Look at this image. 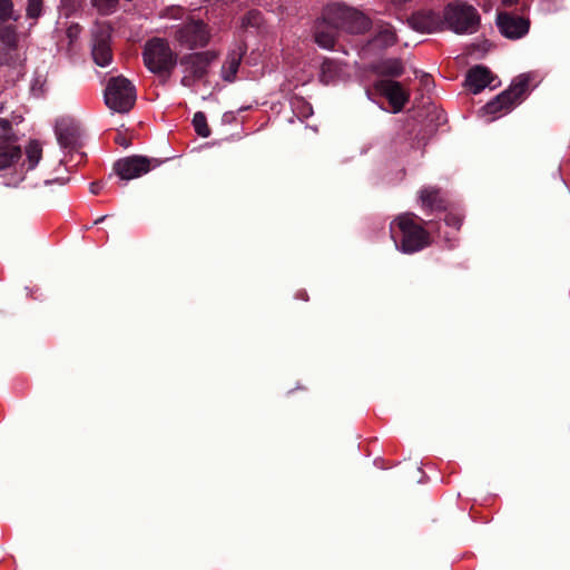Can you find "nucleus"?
<instances>
[{
    "label": "nucleus",
    "instance_id": "obj_1",
    "mask_svg": "<svg viewBox=\"0 0 570 570\" xmlns=\"http://www.w3.org/2000/svg\"><path fill=\"white\" fill-rule=\"evenodd\" d=\"M433 220H424L413 212L396 215L390 224V235L395 248L406 255L419 253L433 243V236L429 227H433Z\"/></svg>",
    "mask_w": 570,
    "mask_h": 570
},
{
    "label": "nucleus",
    "instance_id": "obj_2",
    "mask_svg": "<svg viewBox=\"0 0 570 570\" xmlns=\"http://www.w3.org/2000/svg\"><path fill=\"white\" fill-rule=\"evenodd\" d=\"M534 80L535 76L531 72L518 76L507 90L484 106V111L493 116V119L510 112L525 98Z\"/></svg>",
    "mask_w": 570,
    "mask_h": 570
},
{
    "label": "nucleus",
    "instance_id": "obj_3",
    "mask_svg": "<svg viewBox=\"0 0 570 570\" xmlns=\"http://www.w3.org/2000/svg\"><path fill=\"white\" fill-rule=\"evenodd\" d=\"M534 80L535 76L531 72L518 76L507 90L484 106V111L493 116V119L510 112L525 98Z\"/></svg>",
    "mask_w": 570,
    "mask_h": 570
},
{
    "label": "nucleus",
    "instance_id": "obj_4",
    "mask_svg": "<svg viewBox=\"0 0 570 570\" xmlns=\"http://www.w3.org/2000/svg\"><path fill=\"white\" fill-rule=\"evenodd\" d=\"M142 59L150 72L165 79L171 76L177 65V55L168 41L161 38H153L146 42Z\"/></svg>",
    "mask_w": 570,
    "mask_h": 570
},
{
    "label": "nucleus",
    "instance_id": "obj_5",
    "mask_svg": "<svg viewBox=\"0 0 570 570\" xmlns=\"http://www.w3.org/2000/svg\"><path fill=\"white\" fill-rule=\"evenodd\" d=\"M325 19L330 20L334 28L351 35L365 33L371 28V20L357 9L343 3H331L324 7Z\"/></svg>",
    "mask_w": 570,
    "mask_h": 570
},
{
    "label": "nucleus",
    "instance_id": "obj_6",
    "mask_svg": "<svg viewBox=\"0 0 570 570\" xmlns=\"http://www.w3.org/2000/svg\"><path fill=\"white\" fill-rule=\"evenodd\" d=\"M443 16L446 28L459 35L476 32L481 20L473 6L458 0L445 6Z\"/></svg>",
    "mask_w": 570,
    "mask_h": 570
},
{
    "label": "nucleus",
    "instance_id": "obj_7",
    "mask_svg": "<svg viewBox=\"0 0 570 570\" xmlns=\"http://www.w3.org/2000/svg\"><path fill=\"white\" fill-rule=\"evenodd\" d=\"M137 99L134 83L124 76L112 77L105 89V102L111 110L125 114L132 109Z\"/></svg>",
    "mask_w": 570,
    "mask_h": 570
},
{
    "label": "nucleus",
    "instance_id": "obj_8",
    "mask_svg": "<svg viewBox=\"0 0 570 570\" xmlns=\"http://www.w3.org/2000/svg\"><path fill=\"white\" fill-rule=\"evenodd\" d=\"M173 37L185 49L206 47L212 38L210 29L203 20L190 19L175 27Z\"/></svg>",
    "mask_w": 570,
    "mask_h": 570
},
{
    "label": "nucleus",
    "instance_id": "obj_9",
    "mask_svg": "<svg viewBox=\"0 0 570 570\" xmlns=\"http://www.w3.org/2000/svg\"><path fill=\"white\" fill-rule=\"evenodd\" d=\"M218 58V52L214 50H206L185 55L180 59V65L184 67L185 75L180 82L185 87H191L196 81L203 79L209 71L210 65Z\"/></svg>",
    "mask_w": 570,
    "mask_h": 570
},
{
    "label": "nucleus",
    "instance_id": "obj_10",
    "mask_svg": "<svg viewBox=\"0 0 570 570\" xmlns=\"http://www.w3.org/2000/svg\"><path fill=\"white\" fill-rule=\"evenodd\" d=\"M159 164L157 159L134 155L118 159L114 164V171L120 179L131 180L149 173L151 169L159 166Z\"/></svg>",
    "mask_w": 570,
    "mask_h": 570
},
{
    "label": "nucleus",
    "instance_id": "obj_11",
    "mask_svg": "<svg viewBox=\"0 0 570 570\" xmlns=\"http://www.w3.org/2000/svg\"><path fill=\"white\" fill-rule=\"evenodd\" d=\"M417 204L426 215L441 214L451 208L452 200L444 189L438 186H423L417 191Z\"/></svg>",
    "mask_w": 570,
    "mask_h": 570
},
{
    "label": "nucleus",
    "instance_id": "obj_12",
    "mask_svg": "<svg viewBox=\"0 0 570 570\" xmlns=\"http://www.w3.org/2000/svg\"><path fill=\"white\" fill-rule=\"evenodd\" d=\"M374 90L384 97L391 110L397 114L404 109L410 101L411 92L402 82L392 79H377L373 85Z\"/></svg>",
    "mask_w": 570,
    "mask_h": 570
},
{
    "label": "nucleus",
    "instance_id": "obj_13",
    "mask_svg": "<svg viewBox=\"0 0 570 570\" xmlns=\"http://www.w3.org/2000/svg\"><path fill=\"white\" fill-rule=\"evenodd\" d=\"M56 136L59 145L68 149L70 153H75L79 157V161L82 159L83 154L79 151L81 148V134L78 125L70 119H60L56 124Z\"/></svg>",
    "mask_w": 570,
    "mask_h": 570
},
{
    "label": "nucleus",
    "instance_id": "obj_14",
    "mask_svg": "<svg viewBox=\"0 0 570 570\" xmlns=\"http://www.w3.org/2000/svg\"><path fill=\"white\" fill-rule=\"evenodd\" d=\"M497 26L500 32L509 39H520L529 32L530 21L511 12H499Z\"/></svg>",
    "mask_w": 570,
    "mask_h": 570
},
{
    "label": "nucleus",
    "instance_id": "obj_15",
    "mask_svg": "<svg viewBox=\"0 0 570 570\" xmlns=\"http://www.w3.org/2000/svg\"><path fill=\"white\" fill-rule=\"evenodd\" d=\"M409 24L416 31L432 33L443 30L445 26L444 16L431 9H423L414 12L409 18Z\"/></svg>",
    "mask_w": 570,
    "mask_h": 570
},
{
    "label": "nucleus",
    "instance_id": "obj_16",
    "mask_svg": "<svg viewBox=\"0 0 570 570\" xmlns=\"http://www.w3.org/2000/svg\"><path fill=\"white\" fill-rule=\"evenodd\" d=\"M338 30L334 28L332 22L325 19V11H322L320 18L314 23V41L323 49L332 50L337 40Z\"/></svg>",
    "mask_w": 570,
    "mask_h": 570
},
{
    "label": "nucleus",
    "instance_id": "obj_17",
    "mask_svg": "<svg viewBox=\"0 0 570 570\" xmlns=\"http://www.w3.org/2000/svg\"><path fill=\"white\" fill-rule=\"evenodd\" d=\"M91 55L94 61L100 67H106L112 61L110 31L108 28L100 29L94 35Z\"/></svg>",
    "mask_w": 570,
    "mask_h": 570
},
{
    "label": "nucleus",
    "instance_id": "obj_18",
    "mask_svg": "<svg viewBox=\"0 0 570 570\" xmlns=\"http://www.w3.org/2000/svg\"><path fill=\"white\" fill-rule=\"evenodd\" d=\"M21 157V148L13 135L0 136V170L16 164Z\"/></svg>",
    "mask_w": 570,
    "mask_h": 570
},
{
    "label": "nucleus",
    "instance_id": "obj_19",
    "mask_svg": "<svg viewBox=\"0 0 570 570\" xmlns=\"http://www.w3.org/2000/svg\"><path fill=\"white\" fill-rule=\"evenodd\" d=\"M492 81L491 71L482 66L471 68L465 78L468 89L476 95L488 87Z\"/></svg>",
    "mask_w": 570,
    "mask_h": 570
},
{
    "label": "nucleus",
    "instance_id": "obj_20",
    "mask_svg": "<svg viewBox=\"0 0 570 570\" xmlns=\"http://www.w3.org/2000/svg\"><path fill=\"white\" fill-rule=\"evenodd\" d=\"M372 42L375 47L381 49L394 46L397 42V36L394 27L390 23L380 24Z\"/></svg>",
    "mask_w": 570,
    "mask_h": 570
},
{
    "label": "nucleus",
    "instance_id": "obj_21",
    "mask_svg": "<svg viewBox=\"0 0 570 570\" xmlns=\"http://www.w3.org/2000/svg\"><path fill=\"white\" fill-rule=\"evenodd\" d=\"M375 70L380 76L397 78L404 73L405 67L400 58H389L380 61Z\"/></svg>",
    "mask_w": 570,
    "mask_h": 570
},
{
    "label": "nucleus",
    "instance_id": "obj_22",
    "mask_svg": "<svg viewBox=\"0 0 570 570\" xmlns=\"http://www.w3.org/2000/svg\"><path fill=\"white\" fill-rule=\"evenodd\" d=\"M243 59V52L233 50L226 57L222 67V77L224 80L232 82L235 80Z\"/></svg>",
    "mask_w": 570,
    "mask_h": 570
},
{
    "label": "nucleus",
    "instance_id": "obj_23",
    "mask_svg": "<svg viewBox=\"0 0 570 570\" xmlns=\"http://www.w3.org/2000/svg\"><path fill=\"white\" fill-rule=\"evenodd\" d=\"M0 41L9 49L16 50L18 47L17 28L12 24L0 22Z\"/></svg>",
    "mask_w": 570,
    "mask_h": 570
},
{
    "label": "nucleus",
    "instance_id": "obj_24",
    "mask_svg": "<svg viewBox=\"0 0 570 570\" xmlns=\"http://www.w3.org/2000/svg\"><path fill=\"white\" fill-rule=\"evenodd\" d=\"M29 169H33L42 157V146L38 140H31L26 147Z\"/></svg>",
    "mask_w": 570,
    "mask_h": 570
},
{
    "label": "nucleus",
    "instance_id": "obj_25",
    "mask_svg": "<svg viewBox=\"0 0 570 570\" xmlns=\"http://www.w3.org/2000/svg\"><path fill=\"white\" fill-rule=\"evenodd\" d=\"M445 213L444 223L446 226L453 228L454 230L459 232L462 223H463V214L461 210L455 208L453 204L451 205V208Z\"/></svg>",
    "mask_w": 570,
    "mask_h": 570
},
{
    "label": "nucleus",
    "instance_id": "obj_26",
    "mask_svg": "<svg viewBox=\"0 0 570 570\" xmlns=\"http://www.w3.org/2000/svg\"><path fill=\"white\" fill-rule=\"evenodd\" d=\"M193 126L196 134L203 138H207L210 135V128L207 124V118L204 112L197 111L193 118Z\"/></svg>",
    "mask_w": 570,
    "mask_h": 570
},
{
    "label": "nucleus",
    "instance_id": "obj_27",
    "mask_svg": "<svg viewBox=\"0 0 570 570\" xmlns=\"http://www.w3.org/2000/svg\"><path fill=\"white\" fill-rule=\"evenodd\" d=\"M91 6L102 16L111 14L118 7V0H90Z\"/></svg>",
    "mask_w": 570,
    "mask_h": 570
},
{
    "label": "nucleus",
    "instance_id": "obj_28",
    "mask_svg": "<svg viewBox=\"0 0 570 570\" xmlns=\"http://www.w3.org/2000/svg\"><path fill=\"white\" fill-rule=\"evenodd\" d=\"M19 17L14 14L12 0H0V22L17 21Z\"/></svg>",
    "mask_w": 570,
    "mask_h": 570
},
{
    "label": "nucleus",
    "instance_id": "obj_29",
    "mask_svg": "<svg viewBox=\"0 0 570 570\" xmlns=\"http://www.w3.org/2000/svg\"><path fill=\"white\" fill-rule=\"evenodd\" d=\"M42 3L43 0H28L27 4V17L31 19H37L42 13Z\"/></svg>",
    "mask_w": 570,
    "mask_h": 570
},
{
    "label": "nucleus",
    "instance_id": "obj_30",
    "mask_svg": "<svg viewBox=\"0 0 570 570\" xmlns=\"http://www.w3.org/2000/svg\"><path fill=\"white\" fill-rule=\"evenodd\" d=\"M115 142L121 147H129L131 145V139L128 138L124 132H121L120 130L117 131L116 136H115Z\"/></svg>",
    "mask_w": 570,
    "mask_h": 570
},
{
    "label": "nucleus",
    "instance_id": "obj_31",
    "mask_svg": "<svg viewBox=\"0 0 570 570\" xmlns=\"http://www.w3.org/2000/svg\"><path fill=\"white\" fill-rule=\"evenodd\" d=\"M11 51L12 50H9L7 47L6 49H2L0 48V65H9L12 57H11Z\"/></svg>",
    "mask_w": 570,
    "mask_h": 570
},
{
    "label": "nucleus",
    "instance_id": "obj_32",
    "mask_svg": "<svg viewBox=\"0 0 570 570\" xmlns=\"http://www.w3.org/2000/svg\"><path fill=\"white\" fill-rule=\"evenodd\" d=\"M102 187V184L99 181L91 183L90 191L95 195H98L101 191Z\"/></svg>",
    "mask_w": 570,
    "mask_h": 570
},
{
    "label": "nucleus",
    "instance_id": "obj_33",
    "mask_svg": "<svg viewBox=\"0 0 570 570\" xmlns=\"http://www.w3.org/2000/svg\"><path fill=\"white\" fill-rule=\"evenodd\" d=\"M295 297L296 298H299V299H303V301H308V294L305 289H301L298 291L296 294H295Z\"/></svg>",
    "mask_w": 570,
    "mask_h": 570
},
{
    "label": "nucleus",
    "instance_id": "obj_34",
    "mask_svg": "<svg viewBox=\"0 0 570 570\" xmlns=\"http://www.w3.org/2000/svg\"><path fill=\"white\" fill-rule=\"evenodd\" d=\"M0 127L6 131H9L11 129V125L7 119H0Z\"/></svg>",
    "mask_w": 570,
    "mask_h": 570
},
{
    "label": "nucleus",
    "instance_id": "obj_35",
    "mask_svg": "<svg viewBox=\"0 0 570 570\" xmlns=\"http://www.w3.org/2000/svg\"><path fill=\"white\" fill-rule=\"evenodd\" d=\"M504 7H512L519 2V0H501Z\"/></svg>",
    "mask_w": 570,
    "mask_h": 570
},
{
    "label": "nucleus",
    "instance_id": "obj_36",
    "mask_svg": "<svg viewBox=\"0 0 570 570\" xmlns=\"http://www.w3.org/2000/svg\"><path fill=\"white\" fill-rule=\"evenodd\" d=\"M305 109H306V112H305L306 116L312 112V108L308 105L305 106Z\"/></svg>",
    "mask_w": 570,
    "mask_h": 570
},
{
    "label": "nucleus",
    "instance_id": "obj_37",
    "mask_svg": "<svg viewBox=\"0 0 570 570\" xmlns=\"http://www.w3.org/2000/svg\"><path fill=\"white\" fill-rule=\"evenodd\" d=\"M105 218H106V216H101V217L97 218V219L95 220V224H99V223H101Z\"/></svg>",
    "mask_w": 570,
    "mask_h": 570
},
{
    "label": "nucleus",
    "instance_id": "obj_38",
    "mask_svg": "<svg viewBox=\"0 0 570 570\" xmlns=\"http://www.w3.org/2000/svg\"><path fill=\"white\" fill-rule=\"evenodd\" d=\"M229 0H226L225 2L227 3Z\"/></svg>",
    "mask_w": 570,
    "mask_h": 570
}]
</instances>
